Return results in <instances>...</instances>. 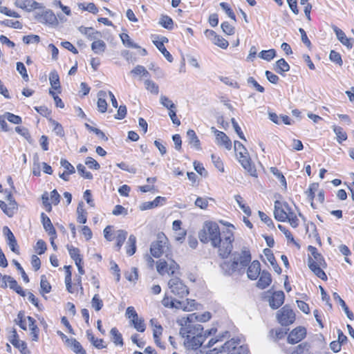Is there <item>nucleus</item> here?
Listing matches in <instances>:
<instances>
[{"mask_svg": "<svg viewBox=\"0 0 354 354\" xmlns=\"http://www.w3.org/2000/svg\"><path fill=\"white\" fill-rule=\"evenodd\" d=\"M110 333L112 336V340L115 345H123V339L120 333H119L118 330L116 328H112L111 329Z\"/></svg>", "mask_w": 354, "mask_h": 354, "instance_id": "obj_38", "label": "nucleus"}, {"mask_svg": "<svg viewBox=\"0 0 354 354\" xmlns=\"http://www.w3.org/2000/svg\"><path fill=\"white\" fill-rule=\"evenodd\" d=\"M41 223L43 224L44 228L48 233V234L50 236L56 235V230H55V227H53L49 217L46 214L42 212L41 214Z\"/></svg>", "mask_w": 354, "mask_h": 354, "instance_id": "obj_22", "label": "nucleus"}, {"mask_svg": "<svg viewBox=\"0 0 354 354\" xmlns=\"http://www.w3.org/2000/svg\"><path fill=\"white\" fill-rule=\"evenodd\" d=\"M131 73L135 75H141L142 77H147L149 76V73L147 71V69L141 66L138 65L136 66L131 71Z\"/></svg>", "mask_w": 354, "mask_h": 354, "instance_id": "obj_49", "label": "nucleus"}, {"mask_svg": "<svg viewBox=\"0 0 354 354\" xmlns=\"http://www.w3.org/2000/svg\"><path fill=\"white\" fill-rule=\"evenodd\" d=\"M67 249L71 258L73 259L75 262L82 261V259L80 254V250L77 248H75L72 245H67Z\"/></svg>", "mask_w": 354, "mask_h": 354, "instance_id": "obj_36", "label": "nucleus"}, {"mask_svg": "<svg viewBox=\"0 0 354 354\" xmlns=\"http://www.w3.org/2000/svg\"><path fill=\"white\" fill-rule=\"evenodd\" d=\"M313 257H308V266L310 270L319 279L327 280V276L322 268L326 267V263L315 247L309 245L308 248Z\"/></svg>", "mask_w": 354, "mask_h": 354, "instance_id": "obj_4", "label": "nucleus"}, {"mask_svg": "<svg viewBox=\"0 0 354 354\" xmlns=\"http://www.w3.org/2000/svg\"><path fill=\"white\" fill-rule=\"evenodd\" d=\"M146 89L150 91L151 93L158 94L159 89L158 86L151 80H147L145 82Z\"/></svg>", "mask_w": 354, "mask_h": 354, "instance_id": "obj_52", "label": "nucleus"}, {"mask_svg": "<svg viewBox=\"0 0 354 354\" xmlns=\"http://www.w3.org/2000/svg\"><path fill=\"white\" fill-rule=\"evenodd\" d=\"M220 6L225 12V13L228 15L229 17H230L234 21L236 20V16L232 10L230 8L228 3L225 2H221L220 3Z\"/></svg>", "mask_w": 354, "mask_h": 354, "instance_id": "obj_61", "label": "nucleus"}, {"mask_svg": "<svg viewBox=\"0 0 354 354\" xmlns=\"http://www.w3.org/2000/svg\"><path fill=\"white\" fill-rule=\"evenodd\" d=\"M35 18L38 22L48 26H57L58 25L57 18L51 10L37 12Z\"/></svg>", "mask_w": 354, "mask_h": 354, "instance_id": "obj_11", "label": "nucleus"}, {"mask_svg": "<svg viewBox=\"0 0 354 354\" xmlns=\"http://www.w3.org/2000/svg\"><path fill=\"white\" fill-rule=\"evenodd\" d=\"M319 188V184L314 183L310 185L309 188L306 191L308 200L311 202V206L313 207V199L315 196V192Z\"/></svg>", "mask_w": 354, "mask_h": 354, "instance_id": "obj_37", "label": "nucleus"}, {"mask_svg": "<svg viewBox=\"0 0 354 354\" xmlns=\"http://www.w3.org/2000/svg\"><path fill=\"white\" fill-rule=\"evenodd\" d=\"M215 45L219 46L223 49H225L227 48L229 44L228 41L219 35H216L212 41Z\"/></svg>", "mask_w": 354, "mask_h": 354, "instance_id": "obj_56", "label": "nucleus"}, {"mask_svg": "<svg viewBox=\"0 0 354 354\" xmlns=\"http://www.w3.org/2000/svg\"><path fill=\"white\" fill-rule=\"evenodd\" d=\"M78 29L82 34L86 35L90 40H95L101 36L100 32L95 30L91 27L80 26Z\"/></svg>", "mask_w": 354, "mask_h": 354, "instance_id": "obj_24", "label": "nucleus"}, {"mask_svg": "<svg viewBox=\"0 0 354 354\" xmlns=\"http://www.w3.org/2000/svg\"><path fill=\"white\" fill-rule=\"evenodd\" d=\"M85 127L88 131L95 133L100 138L104 140H108V138L100 129L93 127L87 123L85 124Z\"/></svg>", "mask_w": 354, "mask_h": 354, "instance_id": "obj_57", "label": "nucleus"}, {"mask_svg": "<svg viewBox=\"0 0 354 354\" xmlns=\"http://www.w3.org/2000/svg\"><path fill=\"white\" fill-rule=\"evenodd\" d=\"M150 252L155 258H158L162 254L167 258L171 256L168 239L163 233L158 234L157 239L151 243Z\"/></svg>", "mask_w": 354, "mask_h": 354, "instance_id": "obj_5", "label": "nucleus"}, {"mask_svg": "<svg viewBox=\"0 0 354 354\" xmlns=\"http://www.w3.org/2000/svg\"><path fill=\"white\" fill-rule=\"evenodd\" d=\"M49 81L50 86L54 90L58 91L60 93V81L59 76L57 72L55 70L52 71L49 74Z\"/></svg>", "mask_w": 354, "mask_h": 354, "instance_id": "obj_30", "label": "nucleus"}, {"mask_svg": "<svg viewBox=\"0 0 354 354\" xmlns=\"http://www.w3.org/2000/svg\"><path fill=\"white\" fill-rule=\"evenodd\" d=\"M285 204H288L286 202H280L279 201H276L274 202V218L278 221L285 222L287 221V210L285 207Z\"/></svg>", "mask_w": 354, "mask_h": 354, "instance_id": "obj_15", "label": "nucleus"}, {"mask_svg": "<svg viewBox=\"0 0 354 354\" xmlns=\"http://www.w3.org/2000/svg\"><path fill=\"white\" fill-rule=\"evenodd\" d=\"M259 216L261 220L264 222L269 227H274L272 220L267 216L264 212L259 211Z\"/></svg>", "mask_w": 354, "mask_h": 354, "instance_id": "obj_63", "label": "nucleus"}, {"mask_svg": "<svg viewBox=\"0 0 354 354\" xmlns=\"http://www.w3.org/2000/svg\"><path fill=\"white\" fill-rule=\"evenodd\" d=\"M332 29L336 35L337 39L345 46L348 49H351L353 47V39L352 38H348L344 31L337 27L336 26H332Z\"/></svg>", "mask_w": 354, "mask_h": 354, "instance_id": "obj_18", "label": "nucleus"}, {"mask_svg": "<svg viewBox=\"0 0 354 354\" xmlns=\"http://www.w3.org/2000/svg\"><path fill=\"white\" fill-rule=\"evenodd\" d=\"M106 96V93L104 91H100L97 93V106L100 113H105L107 110V103L105 100Z\"/></svg>", "mask_w": 354, "mask_h": 354, "instance_id": "obj_27", "label": "nucleus"}, {"mask_svg": "<svg viewBox=\"0 0 354 354\" xmlns=\"http://www.w3.org/2000/svg\"><path fill=\"white\" fill-rule=\"evenodd\" d=\"M10 342L16 348H17L22 354H30V351L27 349L26 344L19 339L18 334L15 329H13L9 336Z\"/></svg>", "mask_w": 354, "mask_h": 354, "instance_id": "obj_13", "label": "nucleus"}, {"mask_svg": "<svg viewBox=\"0 0 354 354\" xmlns=\"http://www.w3.org/2000/svg\"><path fill=\"white\" fill-rule=\"evenodd\" d=\"M77 172L80 176H83L86 179H92L93 175L90 171H87L86 167L82 164H79L77 165Z\"/></svg>", "mask_w": 354, "mask_h": 354, "instance_id": "obj_51", "label": "nucleus"}, {"mask_svg": "<svg viewBox=\"0 0 354 354\" xmlns=\"http://www.w3.org/2000/svg\"><path fill=\"white\" fill-rule=\"evenodd\" d=\"M251 254L247 247H243L241 252H234L232 254V260L225 261L220 267L224 274L231 275L237 272H243L251 261Z\"/></svg>", "mask_w": 354, "mask_h": 354, "instance_id": "obj_3", "label": "nucleus"}, {"mask_svg": "<svg viewBox=\"0 0 354 354\" xmlns=\"http://www.w3.org/2000/svg\"><path fill=\"white\" fill-rule=\"evenodd\" d=\"M120 39L123 44L128 48H140V47L136 43H134L130 38L128 34L122 33L120 35Z\"/></svg>", "mask_w": 354, "mask_h": 354, "instance_id": "obj_40", "label": "nucleus"}, {"mask_svg": "<svg viewBox=\"0 0 354 354\" xmlns=\"http://www.w3.org/2000/svg\"><path fill=\"white\" fill-rule=\"evenodd\" d=\"M85 164L91 169L97 170L100 168V164L93 158L87 157L85 160Z\"/></svg>", "mask_w": 354, "mask_h": 354, "instance_id": "obj_62", "label": "nucleus"}, {"mask_svg": "<svg viewBox=\"0 0 354 354\" xmlns=\"http://www.w3.org/2000/svg\"><path fill=\"white\" fill-rule=\"evenodd\" d=\"M91 49L96 54H102L105 51L106 44L104 41L97 39L91 44Z\"/></svg>", "mask_w": 354, "mask_h": 354, "instance_id": "obj_32", "label": "nucleus"}, {"mask_svg": "<svg viewBox=\"0 0 354 354\" xmlns=\"http://www.w3.org/2000/svg\"><path fill=\"white\" fill-rule=\"evenodd\" d=\"M198 238L202 243L210 242L212 247L218 248V254L222 259L227 258L232 250V232L227 231L221 234L218 224L214 222H206L198 234Z\"/></svg>", "mask_w": 354, "mask_h": 354, "instance_id": "obj_2", "label": "nucleus"}, {"mask_svg": "<svg viewBox=\"0 0 354 354\" xmlns=\"http://www.w3.org/2000/svg\"><path fill=\"white\" fill-rule=\"evenodd\" d=\"M277 319L282 326H289L295 320V314L288 305L284 306L277 313Z\"/></svg>", "mask_w": 354, "mask_h": 354, "instance_id": "obj_9", "label": "nucleus"}, {"mask_svg": "<svg viewBox=\"0 0 354 354\" xmlns=\"http://www.w3.org/2000/svg\"><path fill=\"white\" fill-rule=\"evenodd\" d=\"M6 117L8 121L15 124H19L22 122V119L20 116L15 115L10 112H5Z\"/></svg>", "mask_w": 354, "mask_h": 354, "instance_id": "obj_53", "label": "nucleus"}, {"mask_svg": "<svg viewBox=\"0 0 354 354\" xmlns=\"http://www.w3.org/2000/svg\"><path fill=\"white\" fill-rule=\"evenodd\" d=\"M261 265L258 261H253L248 266L247 270L248 277L251 280H255L261 274Z\"/></svg>", "mask_w": 354, "mask_h": 354, "instance_id": "obj_20", "label": "nucleus"}, {"mask_svg": "<svg viewBox=\"0 0 354 354\" xmlns=\"http://www.w3.org/2000/svg\"><path fill=\"white\" fill-rule=\"evenodd\" d=\"M216 143L218 145L223 146L227 150H230L232 148V142L228 136L223 133V131L218 133L217 137L216 138Z\"/></svg>", "mask_w": 354, "mask_h": 354, "instance_id": "obj_28", "label": "nucleus"}, {"mask_svg": "<svg viewBox=\"0 0 354 354\" xmlns=\"http://www.w3.org/2000/svg\"><path fill=\"white\" fill-rule=\"evenodd\" d=\"M242 167L247 170L252 176H257V170L254 165H252L250 158L248 156L239 159Z\"/></svg>", "mask_w": 354, "mask_h": 354, "instance_id": "obj_23", "label": "nucleus"}, {"mask_svg": "<svg viewBox=\"0 0 354 354\" xmlns=\"http://www.w3.org/2000/svg\"><path fill=\"white\" fill-rule=\"evenodd\" d=\"M159 24L166 29L171 30L173 28V20L167 15H162L160 19Z\"/></svg>", "mask_w": 354, "mask_h": 354, "instance_id": "obj_43", "label": "nucleus"}, {"mask_svg": "<svg viewBox=\"0 0 354 354\" xmlns=\"http://www.w3.org/2000/svg\"><path fill=\"white\" fill-rule=\"evenodd\" d=\"M221 28L228 35H232L234 33V28L227 21L221 24Z\"/></svg>", "mask_w": 354, "mask_h": 354, "instance_id": "obj_64", "label": "nucleus"}, {"mask_svg": "<svg viewBox=\"0 0 354 354\" xmlns=\"http://www.w3.org/2000/svg\"><path fill=\"white\" fill-rule=\"evenodd\" d=\"M276 56V51L274 49H270L268 50H262L259 53V57L261 59L270 61Z\"/></svg>", "mask_w": 354, "mask_h": 354, "instance_id": "obj_45", "label": "nucleus"}, {"mask_svg": "<svg viewBox=\"0 0 354 354\" xmlns=\"http://www.w3.org/2000/svg\"><path fill=\"white\" fill-rule=\"evenodd\" d=\"M286 334V331H285L284 329L281 328H279L276 330L272 329L270 331V336L274 341L282 339L284 337Z\"/></svg>", "mask_w": 354, "mask_h": 354, "instance_id": "obj_41", "label": "nucleus"}, {"mask_svg": "<svg viewBox=\"0 0 354 354\" xmlns=\"http://www.w3.org/2000/svg\"><path fill=\"white\" fill-rule=\"evenodd\" d=\"M0 208L7 216L11 217L17 210V203L12 202L9 206L3 201H0Z\"/></svg>", "mask_w": 354, "mask_h": 354, "instance_id": "obj_26", "label": "nucleus"}, {"mask_svg": "<svg viewBox=\"0 0 354 354\" xmlns=\"http://www.w3.org/2000/svg\"><path fill=\"white\" fill-rule=\"evenodd\" d=\"M167 259L168 261L160 259L157 262V271L161 275L166 273L169 275L174 274L176 270L179 268V266L171 259V256H169Z\"/></svg>", "mask_w": 354, "mask_h": 354, "instance_id": "obj_10", "label": "nucleus"}, {"mask_svg": "<svg viewBox=\"0 0 354 354\" xmlns=\"http://www.w3.org/2000/svg\"><path fill=\"white\" fill-rule=\"evenodd\" d=\"M168 287L171 292L179 298H183L189 294V288L178 277L171 278L168 281Z\"/></svg>", "mask_w": 354, "mask_h": 354, "instance_id": "obj_8", "label": "nucleus"}, {"mask_svg": "<svg viewBox=\"0 0 354 354\" xmlns=\"http://www.w3.org/2000/svg\"><path fill=\"white\" fill-rule=\"evenodd\" d=\"M239 344V341L235 339H231L229 341H226L219 348H214L211 352L215 354L223 353H228L227 354H248V347L246 346H238Z\"/></svg>", "mask_w": 354, "mask_h": 354, "instance_id": "obj_7", "label": "nucleus"}, {"mask_svg": "<svg viewBox=\"0 0 354 354\" xmlns=\"http://www.w3.org/2000/svg\"><path fill=\"white\" fill-rule=\"evenodd\" d=\"M271 274L268 272L263 270L260 274V277L257 281V286L260 289H265L271 283Z\"/></svg>", "mask_w": 354, "mask_h": 354, "instance_id": "obj_21", "label": "nucleus"}, {"mask_svg": "<svg viewBox=\"0 0 354 354\" xmlns=\"http://www.w3.org/2000/svg\"><path fill=\"white\" fill-rule=\"evenodd\" d=\"M284 298L285 295L283 291L274 292L268 300L270 306L272 309L279 308L283 304Z\"/></svg>", "mask_w": 354, "mask_h": 354, "instance_id": "obj_19", "label": "nucleus"}, {"mask_svg": "<svg viewBox=\"0 0 354 354\" xmlns=\"http://www.w3.org/2000/svg\"><path fill=\"white\" fill-rule=\"evenodd\" d=\"M162 304L169 308H175L182 310L185 312L193 311L196 309L197 303L194 299H186L185 301H180L165 295L162 300Z\"/></svg>", "mask_w": 354, "mask_h": 354, "instance_id": "obj_6", "label": "nucleus"}, {"mask_svg": "<svg viewBox=\"0 0 354 354\" xmlns=\"http://www.w3.org/2000/svg\"><path fill=\"white\" fill-rule=\"evenodd\" d=\"M116 234V246L119 250L127 239V232L123 230H120L117 231Z\"/></svg>", "mask_w": 354, "mask_h": 354, "instance_id": "obj_39", "label": "nucleus"}, {"mask_svg": "<svg viewBox=\"0 0 354 354\" xmlns=\"http://www.w3.org/2000/svg\"><path fill=\"white\" fill-rule=\"evenodd\" d=\"M333 299L337 301L339 305L342 306L343 310L344 311L345 314L346 315L347 317L350 320L354 319V315L353 313L349 310L348 307L346 304L345 301L340 297V296L337 293L334 292L333 294Z\"/></svg>", "mask_w": 354, "mask_h": 354, "instance_id": "obj_29", "label": "nucleus"}, {"mask_svg": "<svg viewBox=\"0 0 354 354\" xmlns=\"http://www.w3.org/2000/svg\"><path fill=\"white\" fill-rule=\"evenodd\" d=\"M274 70L277 73L283 74L290 70V66L284 59L281 58L277 61Z\"/></svg>", "mask_w": 354, "mask_h": 354, "instance_id": "obj_35", "label": "nucleus"}, {"mask_svg": "<svg viewBox=\"0 0 354 354\" xmlns=\"http://www.w3.org/2000/svg\"><path fill=\"white\" fill-rule=\"evenodd\" d=\"M66 345L76 354H86V351L82 348L81 344L74 338H71Z\"/></svg>", "mask_w": 354, "mask_h": 354, "instance_id": "obj_31", "label": "nucleus"}, {"mask_svg": "<svg viewBox=\"0 0 354 354\" xmlns=\"http://www.w3.org/2000/svg\"><path fill=\"white\" fill-rule=\"evenodd\" d=\"M15 5L27 12H31L43 6L35 0H15Z\"/></svg>", "mask_w": 354, "mask_h": 354, "instance_id": "obj_17", "label": "nucleus"}, {"mask_svg": "<svg viewBox=\"0 0 354 354\" xmlns=\"http://www.w3.org/2000/svg\"><path fill=\"white\" fill-rule=\"evenodd\" d=\"M306 335V330L304 327H297L293 329L288 337V342L292 344L301 341Z\"/></svg>", "mask_w": 354, "mask_h": 354, "instance_id": "obj_16", "label": "nucleus"}, {"mask_svg": "<svg viewBox=\"0 0 354 354\" xmlns=\"http://www.w3.org/2000/svg\"><path fill=\"white\" fill-rule=\"evenodd\" d=\"M329 59L331 62L336 63L339 66L343 64L342 59L340 54L335 50H331L329 55Z\"/></svg>", "mask_w": 354, "mask_h": 354, "instance_id": "obj_55", "label": "nucleus"}, {"mask_svg": "<svg viewBox=\"0 0 354 354\" xmlns=\"http://www.w3.org/2000/svg\"><path fill=\"white\" fill-rule=\"evenodd\" d=\"M160 103L166 109H167L169 111L172 109H176V105L173 103V102L169 100L167 96L165 95H160Z\"/></svg>", "mask_w": 354, "mask_h": 354, "instance_id": "obj_46", "label": "nucleus"}, {"mask_svg": "<svg viewBox=\"0 0 354 354\" xmlns=\"http://www.w3.org/2000/svg\"><path fill=\"white\" fill-rule=\"evenodd\" d=\"M230 333L228 331H224L221 333L217 335L214 338H212L207 343L206 346L207 348H210L213 346L216 343L223 342L224 340L228 339L230 337Z\"/></svg>", "mask_w": 354, "mask_h": 354, "instance_id": "obj_33", "label": "nucleus"}, {"mask_svg": "<svg viewBox=\"0 0 354 354\" xmlns=\"http://www.w3.org/2000/svg\"><path fill=\"white\" fill-rule=\"evenodd\" d=\"M187 137L188 138L189 143L196 150H201V142L194 130L189 129L187 131Z\"/></svg>", "mask_w": 354, "mask_h": 354, "instance_id": "obj_25", "label": "nucleus"}, {"mask_svg": "<svg viewBox=\"0 0 354 354\" xmlns=\"http://www.w3.org/2000/svg\"><path fill=\"white\" fill-rule=\"evenodd\" d=\"M39 41H40V37H39V36H38L37 35H26V36L23 37V41L26 44H37L39 42Z\"/></svg>", "mask_w": 354, "mask_h": 354, "instance_id": "obj_58", "label": "nucleus"}, {"mask_svg": "<svg viewBox=\"0 0 354 354\" xmlns=\"http://www.w3.org/2000/svg\"><path fill=\"white\" fill-rule=\"evenodd\" d=\"M40 288L42 293H48L51 290V286L44 275L41 277Z\"/></svg>", "mask_w": 354, "mask_h": 354, "instance_id": "obj_50", "label": "nucleus"}, {"mask_svg": "<svg viewBox=\"0 0 354 354\" xmlns=\"http://www.w3.org/2000/svg\"><path fill=\"white\" fill-rule=\"evenodd\" d=\"M17 71H18V73L21 75L22 78L24 79V80H25L26 82H28L29 80V77H28V75L27 73V70H26V68L25 66V65L24 64V63L21 62H17Z\"/></svg>", "mask_w": 354, "mask_h": 354, "instance_id": "obj_47", "label": "nucleus"}, {"mask_svg": "<svg viewBox=\"0 0 354 354\" xmlns=\"http://www.w3.org/2000/svg\"><path fill=\"white\" fill-rule=\"evenodd\" d=\"M136 237L131 234L129 237L127 243V254L129 256H132L135 254L136 250Z\"/></svg>", "mask_w": 354, "mask_h": 354, "instance_id": "obj_34", "label": "nucleus"}, {"mask_svg": "<svg viewBox=\"0 0 354 354\" xmlns=\"http://www.w3.org/2000/svg\"><path fill=\"white\" fill-rule=\"evenodd\" d=\"M309 347L308 344L306 342L300 344L295 347L290 354H308Z\"/></svg>", "mask_w": 354, "mask_h": 354, "instance_id": "obj_44", "label": "nucleus"}, {"mask_svg": "<svg viewBox=\"0 0 354 354\" xmlns=\"http://www.w3.org/2000/svg\"><path fill=\"white\" fill-rule=\"evenodd\" d=\"M3 280L5 281V284H1V288H6L8 286H9L10 289L15 291L20 296H26V292L20 286L18 285L17 281L13 277L9 275H4Z\"/></svg>", "mask_w": 354, "mask_h": 354, "instance_id": "obj_12", "label": "nucleus"}, {"mask_svg": "<svg viewBox=\"0 0 354 354\" xmlns=\"http://www.w3.org/2000/svg\"><path fill=\"white\" fill-rule=\"evenodd\" d=\"M333 131L337 136V141L342 143V141L347 140V135L343 129L340 127L333 126Z\"/></svg>", "mask_w": 354, "mask_h": 354, "instance_id": "obj_42", "label": "nucleus"}, {"mask_svg": "<svg viewBox=\"0 0 354 354\" xmlns=\"http://www.w3.org/2000/svg\"><path fill=\"white\" fill-rule=\"evenodd\" d=\"M132 324H133L134 328L139 332H144L145 330V325L144 324V320L142 319L138 318L133 319L131 320Z\"/></svg>", "mask_w": 354, "mask_h": 354, "instance_id": "obj_54", "label": "nucleus"}, {"mask_svg": "<svg viewBox=\"0 0 354 354\" xmlns=\"http://www.w3.org/2000/svg\"><path fill=\"white\" fill-rule=\"evenodd\" d=\"M156 39H153V43L154 45L161 52V53L164 55L168 62H172L173 57L164 46L165 43L168 42V39L163 36H156Z\"/></svg>", "mask_w": 354, "mask_h": 354, "instance_id": "obj_14", "label": "nucleus"}, {"mask_svg": "<svg viewBox=\"0 0 354 354\" xmlns=\"http://www.w3.org/2000/svg\"><path fill=\"white\" fill-rule=\"evenodd\" d=\"M52 124L53 126V131L55 133L59 136V137H64V131L62 127V126L55 120L52 121Z\"/></svg>", "mask_w": 354, "mask_h": 354, "instance_id": "obj_60", "label": "nucleus"}, {"mask_svg": "<svg viewBox=\"0 0 354 354\" xmlns=\"http://www.w3.org/2000/svg\"><path fill=\"white\" fill-rule=\"evenodd\" d=\"M103 301L97 294H95L91 299V306L96 310H100L103 307Z\"/></svg>", "mask_w": 354, "mask_h": 354, "instance_id": "obj_48", "label": "nucleus"}, {"mask_svg": "<svg viewBox=\"0 0 354 354\" xmlns=\"http://www.w3.org/2000/svg\"><path fill=\"white\" fill-rule=\"evenodd\" d=\"M211 314L209 312L203 314L192 313L177 320L181 326L180 335L184 338L183 345L187 353L192 351H198L207 337L216 332V329L203 330V327L198 322H205L209 320Z\"/></svg>", "mask_w": 354, "mask_h": 354, "instance_id": "obj_1", "label": "nucleus"}, {"mask_svg": "<svg viewBox=\"0 0 354 354\" xmlns=\"http://www.w3.org/2000/svg\"><path fill=\"white\" fill-rule=\"evenodd\" d=\"M60 164L65 169V171L68 172V174H73L75 172V167L66 159H61Z\"/></svg>", "mask_w": 354, "mask_h": 354, "instance_id": "obj_59", "label": "nucleus"}]
</instances>
